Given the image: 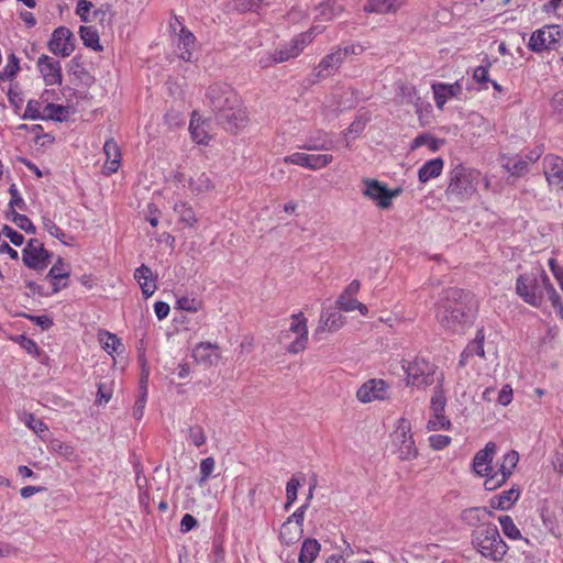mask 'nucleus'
<instances>
[{"mask_svg":"<svg viewBox=\"0 0 563 563\" xmlns=\"http://www.w3.org/2000/svg\"><path fill=\"white\" fill-rule=\"evenodd\" d=\"M477 311L474 296L459 288L443 291L437 307V320L449 333H463L472 325Z\"/></svg>","mask_w":563,"mask_h":563,"instance_id":"f257e3e1","label":"nucleus"},{"mask_svg":"<svg viewBox=\"0 0 563 563\" xmlns=\"http://www.w3.org/2000/svg\"><path fill=\"white\" fill-rule=\"evenodd\" d=\"M207 98L216 112L217 122L225 130L236 132L246 125L249 121L246 109L230 86L225 84L210 86Z\"/></svg>","mask_w":563,"mask_h":563,"instance_id":"f03ea898","label":"nucleus"},{"mask_svg":"<svg viewBox=\"0 0 563 563\" xmlns=\"http://www.w3.org/2000/svg\"><path fill=\"white\" fill-rule=\"evenodd\" d=\"M496 450V443L488 442L473 459V470L478 476L485 477L484 487L487 490H495L505 484L519 462V454L516 451H509L503 456L499 467L495 470L493 460Z\"/></svg>","mask_w":563,"mask_h":563,"instance_id":"7ed1b4c3","label":"nucleus"},{"mask_svg":"<svg viewBox=\"0 0 563 563\" xmlns=\"http://www.w3.org/2000/svg\"><path fill=\"white\" fill-rule=\"evenodd\" d=\"M472 543L483 556L493 561H501L508 550L497 527L493 523H483L474 530Z\"/></svg>","mask_w":563,"mask_h":563,"instance_id":"20e7f679","label":"nucleus"},{"mask_svg":"<svg viewBox=\"0 0 563 563\" xmlns=\"http://www.w3.org/2000/svg\"><path fill=\"white\" fill-rule=\"evenodd\" d=\"M550 278L542 269L520 275L516 282L517 295L527 303L540 307Z\"/></svg>","mask_w":563,"mask_h":563,"instance_id":"39448f33","label":"nucleus"},{"mask_svg":"<svg viewBox=\"0 0 563 563\" xmlns=\"http://www.w3.org/2000/svg\"><path fill=\"white\" fill-rule=\"evenodd\" d=\"M481 174L476 170L465 168L461 165L451 172L450 184L445 191L446 196L459 201L468 199L477 188Z\"/></svg>","mask_w":563,"mask_h":563,"instance_id":"423d86ee","label":"nucleus"},{"mask_svg":"<svg viewBox=\"0 0 563 563\" xmlns=\"http://www.w3.org/2000/svg\"><path fill=\"white\" fill-rule=\"evenodd\" d=\"M402 369L409 385L427 387L433 384L437 367L426 358L417 356L410 362L404 360Z\"/></svg>","mask_w":563,"mask_h":563,"instance_id":"0eeeda50","label":"nucleus"},{"mask_svg":"<svg viewBox=\"0 0 563 563\" xmlns=\"http://www.w3.org/2000/svg\"><path fill=\"white\" fill-rule=\"evenodd\" d=\"M292 335L294 340L288 344L287 351L296 354L303 351L308 342L307 319L301 312L291 316V322L286 336L291 338Z\"/></svg>","mask_w":563,"mask_h":563,"instance_id":"6e6552de","label":"nucleus"},{"mask_svg":"<svg viewBox=\"0 0 563 563\" xmlns=\"http://www.w3.org/2000/svg\"><path fill=\"white\" fill-rule=\"evenodd\" d=\"M51 253L44 249L42 242L31 239L22 252L23 263L35 271H42L49 264Z\"/></svg>","mask_w":563,"mask_h":563,"instance_id":"1a4fd4ad","label":"nucleus"},{"mask_svg":"<svg viewBox=\"0 0 563 563\" xmlns=\"http://www.w3.org/2000/svg\"><path fill=\"white\" fill-rule=\"evenodd\" d=\"M317 27L310 29L308 32L301 33L291 40L284 47L275 51L273 55L274 63H283L290 58L297 57L303 48L312 41Z\"/></svg>","mask_w":563,"mask_h":563,"instance_id":"9d476101","label":"nucleus"},{"mask_svg":"<svg viewBox=\"0 0 563 563\" xmlns=\"http://www.w3.org/2000/svg\"><path fill=\"white\" fill-rule=\"evenodd\" d=\"M364 185V196L376 201L380 208H388L391 203V199L398 196L400 192L399 189L390 191L386 186L376 179H365Z\"/></svg>","mask_w":563,"mask_h":563,"instance_id":"9b49d317","label":"nucleus"},{"mask_svg":"<svg viewBox=\"0 0 563 563\" xmlns=\"http://www.w3.org/2000/svg\"><path fill=\"white\" fill-rule=\"evenodd\" d=\"M332 161L333 156L330 154H305L300 152L284 158L287 164H295L313 170L328 166Z\"/></svg>","mask_w":563,"mask_h":563,"instance_id":"f8f14e48","label":"nucleus"},{"mask_svg":"<svg viewBox=\"0 0 563 563\" xmlns=\"http://www.w3.org/2000/svg\"><path fill=\"white\" fill-rule=\"evenodd\" d=\"M48 47L55 55L69 56L75 49L73 33L65 26L57 27L52 34Z\"/></svg>","mask_w":563,"mask_h":563,"instance_id":"ddd939ff","label":"nucleus"},{"mask_svg":"<svg viewBox=\"0 0 563 563\" xmlns=\"http://www.w3.org/2000/svg\"><path fill=\"white\" fill-rule=\"evenodd\" d=\"M356 397L361 402L384 400L388 398V385L383 379H371L358 388Z\"/></svg>","mask_w":563,"mask_h":563,"instance_id":"4468645a","label":"nucleus"},{"mask_svg":"<svg viewBox=\"0 0 563 563\" xmlns=\"http://www.w3.org/2000/svg\"><path fill=\"white\" fill-rule=\"evenodd\" d=\"M560 35V31L558 26H548L542 30H538L532 33L529 41V48L533 52H541L543 49H549L553 44L556 43V36Z\"/></svg>","mask_w":563,"mask_h":563,"instance_id":"2eb2a0df","label":"nucleus"},{"mask_svg":"<svg viewBox=\"0 0 563 563\" xmlns=\"http://www.w3.org/2000/svg\"><path fill=\"white\" fill-rule=\"evenodd\" d=\"M432 90L435 106L442 110L449 99L461 98L463 87L460 80L453 84L435 82L432 85Z\"/></svg>","mask_w":563,"mask_h":563,"instance_id":"dca6fc26","label":"nucleus"},{"mask_svg":"<svg viewBox=\"0 0 563 563\" xmlns=\"http://www.w3.org/2000/svg\"><path fill=\"white\" fill-rule=\"evenodd\" d=\"M543 165L548 183L558 189H563V158L548 155L543 159Z\"/></svg>","mask_w":563,"mask_h":563,"instance_id":"f3484780","label":"nucleus"},{"mask_svg":"<svg viewBox=\"0 0 563 563\" xmlns=\"http://www.w3.org/2000/svg\"><path fill=\"white\" fill-rule=\"evenodd\" d=\"M37 64L46 85L54 86L62 82V68L59 62L54 60L47 55H42L38 58Z\"/></svg>","mask_w":563,"mask_h":563,"instance_id":"a211bd4d","label":"nucleus"},{"mask_svg":"<svg viewBox=\"0 0 563 563\" xmlns=\"http://www.w3.org/2000/svg\"><path fill=\"white\" fill-rule=\"evenodd\" d=\"M342 53L336 49L325 55L314 68V76L317 78H327L335 74L339 67L344 62L341 57Z\"/></svg>","mask_w":563,"mask_h":563,"instance_id":"6ab92c4d","label":"nucleus"},{"mask_svg":"<svg viewBox=\"0 0 563 563\" xmlns=\"http://www.w3.org/2000/svg\"><path fill=\"white\" fill-rule=\"evenodd\" d=\"M196 38L194 34L185 26L180 25L179 33L176 36V47L178 57L183 60L189 62L192 57V51L195 49Z\"/></svg>","mask_w":563,"mask_h":563,"instance_id":"aec40b11","label":"nucleus"},{"mask_svg":"<svg viewBox=\"0 0 563 563\" xmlns=\"http://www.w3.org/2000/svg\"><path fill=\"white\" fill-rule=\"evenodd\" d=\"M218 350V346L211 343H199L192 351V357L197 363L210 366L216 364L220 357Z\"/></svg>","mask_w":563,"mask_h":563,"instance_id":"412c9836","label":"nucleus"},{"mask_svg":"<svg viewBox=\"0 0 563 563\" xmlns=\"http://www.w3.org/2000/svg\"><path fill=\"white\" fill-rule=\"evenodd\" d=\"M103 153L107 157L104 163V173L111 175L115 173L120 166L121 152L113 139L106 141L103 145Z\"/></svg>","mask_w":563,"mask_h":563,"instance_id":"4be33fe9","label":"nucleus"},{"mask_svg":"<svg viewBox=\"0 0 563 563\" xmlns=\"http://www.w3.org/2000/svg\"><path fill=\"white\" fill-rule=\"evenodd\" d=\"M484 340H485L484 330L483 329L477 330L475 339L466 345V347L464 349V351L461 354L460 366H462V367L465 366L468 357H471L473 355H478L479 357L485 356Z\"/></svg>","mask_w":563,"mask_h":563,"instance_id":"5701e85b","label":"nucleus"},{"mask_svg":"<svg viewBox=\"0 0 563 563\" xmlns=\"http://www.w3.org/2000/svg\"><path fill=\"white\" fill-rule=\"evenodd\" d=\"M190 191L196 195H203L213 189L210 176L205 172H195L188 183Z\"/></svg>","mask_w":563,"mask_h":563,"instance_id":"b1692460","label":"nucleus"},{"mask_svg":"<svg viewBox=\"0 0 563 563\" xmlns=\"http://www.w3.org/2000/svg\"><path fill=\"white\" fill-rule=\"evenodd\" d=\"M360 290V282L353 280L351 282L344 291L339 296L336 300V306L340 310L343 311H353L352 305L355 302V296Z\"/></svg>","mask_w":563,"mask_h":563,"instance_id":"393cba45","label":"nucleus"},{"mask_svg":"<svg viewBox=\"0 0 563 563\" xmlns=\"http://www.w3.org/2000/svg\"><path fill=\"white\" fill-rule=\"evenodd\" d=\"M519 496L520 490L516 487H511L495 496L490 500V506L495 509L507 510L518 500Z\"/></svg>","mask_w":563,"mask_h":563,"instance_id":"a878e982","label":"nucleus"},{"mask_svg":"<svg viewBox=\"0 0 563 563\" xmlns=\"http://www.w3.org/2000/svg\"><path fill=\"white\" fill-rule=\"evenodd\" d=\"M406 0H368L365 10L376 13H389L399 10Z\"/></svg>","mask_w":563,"mask_h":563,"instance_id":"bb28decb","label":"nucleus"},{"mask_svg":"<svg viewBox=\"0 0 563 563\" xmlns=\"http://www.w3.org/2000/svg\"><path fill=\"white\" fill-rule=\"evenodd\" d=\"M344 324V318L339 311H328L321 314L320 324L316 330L314 334L324 331H336Z\"/></svg>","mask_w":563,"mask_h":563,"instance_id":"cd10ccee","label":"nucleus"},{"mask_svg":"<svg viewBox=\"0 0 563 563\" xmlns=\"http://www.w3.org/2000/svg\"><path fill=\"white\" fill-rule=\"evenodd\" d=\"M443 159L433 158L426 162L418 172V178L421 183H427L432 178L438 177L443 169Z\"/></svg>","mask_w":563,"mask_h":563,"instance_id":"c85d7f7f","label":"nucleus"},{"mask_svg":"<svg viewBox=\"0 0 563 563\" xmlns=\"http://www.w3.org/2000/svg\"><path fill=\"white\" fill-rule=\"evenodd\" d=\"M134 278L139 282L142 292L145 297H150L155 291V284L151 283L152 271L146 265H141L134 272Z\"/></svg>","mask_w":563,"mask_h":563,"instance_id":"c756f323","label":"nucleus"},{"mask_svg":"<svg viewBox=\"0 0 563 563\" xmlns=\"http://www.w3.org/2000/svg\"><path fill=\"white\" fill-rule=\"evenodd\" d=\"M343 11V7L335 0H327L316 8V18L321 21H331Z\"/></svg>","mask_w":563,"mask_h":563,"instance_id":"7c9ffc66","label":"nucleus"},{"mask_svg":"<svg viewBox=\"0 0 563 563\" xmlns=\"http://www.w3.org/2000/svg\"><path fill=\"white\" fill-rule=\"evenodd\" d=\"M303 528H300L299 525H294L290 521H285L282 525L279 532V540L282 543L286 545H291L296 543L302 537Z\"/></svg>","mask_w":563,"mask_h":563,"instance_id":"2f4dec72","label":"nucleus"},{"mask_svg":"<svg viewBox=\"0 0 563 563\" xmlns=\"http://www.w3.org/2000/svg\"><path fill=\"white\" fill-rule=\"evenodd\" d=\"M99 342L104 351L109 354L112 353H121L124 349L120 339L108 331H102L99 333Z\"/></svg>","mask_w":563,"mask_h":563,"instance_id":"473e14b6","label":"nucleus"},{"mask_svg":"<svg viewBox=\"0 0 563 563\" xmlns=\"http://www.w3.org/2000/svg\"><path fill=\"white\" fill-rule=\"evenodd\" d=\"M320 551V544L316 539H307L301 545L299 553L300 563H312Z\"/></svg>","mask_w":563,"mask_h":563,"instance_id":"72a5a7b5","label":"nucleus"},{"mask_svg":"<svg viewBox=\"0 0 563 563\" xmlns=\"http://www.w3.org/2000/svg\"><path fill=\"white\" fill-rule=\"evenodd\" d=\"M411 438L412 433L410 422L405 418H400L395 431L393 432L394 443L398 446L399 443H404L405 440H410Z\"/></svg>","mask_w":563,"mask_h":563,"instance_id":"f704fd0d","label":"nucleus"},{"mask_svg":"<svg viewBox=\"0 0 563 563\" xmlns=\"http://www.w3.org/2000/svg\"><path fill=\"white\" fill-rule=\"evenodd\" d=\"M487 514H488V511L486 510V508H479V507L468 508L462 512L461 519L466 525L474 527V526L479 525V522L483 520V518Z\"/></svg>","mask_w":563,"mask_h":563,"instance_id":"c9c22d12","label":"nucleus"},{"mask_svg":"<svg viewBox=\"0 0 563 563\" xmlns=\"http://www.w3.org/2000/svg\"><path fill=\"white\" fill-rule=\"evenodd\" d=\"M175 212L179 216V220L188 227H194L197 223V217L190 206L185 202L176 203L174 207Z\"/></svg>","mask_w":563,"mask_h":563,"instance_id":"e433bc0d","label":"nucleus"},{"mask_svg":"<svg viewBox=\"0 0 563 563\" xmlns=\"http://www.w3.org/2000/svg\"><path fill=\"white\" fill-rule=\"evenodd\" d=\"M80 37L84 44L87 47H90L95 51H100L101 46L99 44V35L98 32L91 26H80L79 30Z\"/></svg>","mask_w":563,"mask_h":563,"instance_id":"4c0bfd02","label":"nucleus"},{"mask_svg":"<svg viewBox=\"0 0 563 563\" xmlns=\"http://www.w3.org/2000/svg\"><path fill=\"white\" fill-rule=\"evenodd\" d=\"M398 457L402 461H410L418 456V449L413 438L399 443L397 448Z\"/></svg>","mask_w":563,"mask_h":563,"instance_id":"58836bf2","label":"nucleus"},{"mask_svg":"<svg viewBox=\"0 0 563 563\" xmlns=\"http://www.w3.org/2000/svg\"><path fill=\"white\" fill-rule=\"evenodd\" d=\"M498 521L505 536L512 540L521 539L520 530L517 528L510 516H500Z\"/></svg>","mask_w":563,"mask_h":563,"instance_id":"ea45409f","label":"nucleus"},{"mask_svg":"<svg viewBox=\"0 0 563 563\" xmlns=\"http://www.w3.org/2000/svg\"><path fill=\"white\" fill-rule=\"evenodd\" d=\"M68 114V109L60 104L48 103L43 113V119L63 121Z\"/></svg>","mask_w":563,"mask_h":563,"instance_id":"a19ab883","label":"nucleus"},{"mask_svg":"<svg viewBox=\"0 0 563 563\" xmlns=\"http://www.w3.org/2000/svg\"><path fill=\"white\" fill-rule=\"evenodd\" d=\"M7 217L26 233H35V227L26 216L18 213L15 210H10Z\"/></svg>","mask_w":563,"mask_h":563,"instance_id":"79ce46f5","label":"nucleus"},{"mask_svg":"<svg viewBox=\"0 0 563 563\" xmlns=\"http://www.w3.org/2000/svg\"><path fill=\"white\" fill-rule=\"evenodd\" d=\"M484 65L476 67L473 71V79L483 86V89H487V84L490 81L488 70L490 68V60L485 57Z\"/></svg>","mask_w":563,"mask_h":563,"instance_id":"37998d69","label":"nucleus"},{"mask_svg":"<svg viewBox=\"0 0 563 563\" xmlns=\"http://www.w3.org/2000/svg\"><path fill=\"white\" fill-rule=\"evenodd\" d=\"M51 450L56 452L57 454L66 457L67 460H74L76 457L75 449L65 442L54 440L51 442Z\"/></svg>","mask_w":563,"mask_h":563,"instance_id":"c03bdc74","label":"nucleus"},{"mask_svg":"<svg viewBox=\"0 0 563 563\" xmlns=\"http://www.w3.org/2000/svg\"><path fill=\"white\" fill-rule=\"evenodd\" d=\"M214 466L216 462L213 457H206L200 462V477L198 479V484L200 486H203L207 483L214 470Z\"/></svg>","mask_w":563,"mask_h":563,"instance_id":"a18cd8bd","label":"nucleus"},{"mask_svg":"<svg viewBox=\"0 0 563 563\" xmlns=\"http://www.w3.org/2000/svg\"><path fill=\"white\" fill-rule=\"evenodd\" d=\"M69 272L65 269V264L62 258H58L57 262L51 267L46 275V279L55 280V279H65L68 278Z\"/></svg>","mask_w":563,"mask_h":563,"instance_id":"49530a36","label":"nucleus"},{"mask_svg":"<svg viewBox=\"0 0 563 563\" xmlns=\"http://www.w3.org/2000/svg\"><path fill=\"white\" fill-rule=\"evenodd\" d=\"M300 486V482L294 476L291 477L286 486V497L287 501L285 504V509H289L290 506L295 503L297 499V492L298 487Z\"/></svg>","mask_w":563,"mask_h":563,"instance_id":"de8ad7c7","label":"nucleus"},{"mask_svg":"<svg viewBox=\"0 0 563 563\" xmlns=\"http://www.w3.org/2000/svg\"><path fill=\"white\" fill-rule=\"evenodd\" d=\"M451 427L450 420L443 412L433 413V417L428 421V430L449 429Z\"/></svg>","mask_w":563,"mask_h":563,"instance_id":"09e8293b","label":"nucleus"},{"mask_svg":"<svg viewBox=\"0 0 563 563\" xmlns=\"http://www.w3.org/2000/svg\"><path fill=\"white\" fill-rule=\"evenodd\" d=\"M307 151H321V150H330L331 141L325 137L319 136L316 139H310L306 144L300 146Z\"/></svg>","mask_w":563,"mask_h":563,"instance_id":"8fccbe9b","label":"nucleus"},{"mask_svg":"<svg viewBox=\"0 0 563 563\" xmlns=\"http://www.w3.org/2000/svg\"><path fill=\"white\" fill-rule=\"evenodd\" d=\"M177 308L188 312H196L201 308V301L196 298L181 297L177 300Z\"/></svg>","mask_w":563,"mask_h":563,"instance_id":"3c124183","label":"nucleus"},{"mask_svg":"<svg viewBox=\"0 0 563 563\" xmlns=\"http://www.w3.org/2000/svg\"><path fill=\"white\" fill-rule=\"evenodd\" d=\"M188 438L197 448L206 443V435L203 429L200 426L190 427L188 430Z\"/></svg>","mask_w":563,"mask_h":563,"instance_id":"603ef678","label":"nucleus"},{"mask_svg":"<svg viewBox=\"0 0 563 563\" xmlns=\"http://www.w3.org/2000/svg\"><path fill=\"white\" fill-rule=\"evenodd\" d=\"M9 194L11 196V199L9 202L10 210H14L15 207L19 208L20 210H25L26 205H25L24 200L22 199V197L20 196L19 190L14 184H12L10 186Z\"/></svg>","mask_w":563,"mask_h":563,"instance_id":"864d4df0","label":"nucleus"},{"mask_svg":"<svg viewBox=\"0 0 563 563\" xmlns=\"http://www.w3.org/2000/svg\"><path fill=\"white\" fill-rule=\"evenodd\" d=\"M41 103L36 100H30L26 104L23 119H43V114L40 112Z\"/></svg>","mask_w":563,"mask_h":563,"instance_id":"5fc2aeb1","label":"nucleus"},{"mask_svg":"<svg viewBox=\"0 0 563 563\" xmlns=\"http://www.w3.org/2000/svg\"><path fill=\"white\" fill-rule=\"evenodd\" d=\"M189 130L195 142L198 144H208L210 139L208 133L198 125H195L194 121L190 122Z\"/></svg>","mask_w":563,"mask_h":563,"instance_id":"6e6d98bb","label":"nucleus"},{"mask_svg":"<svg viewBox=\"0 0 563 563\" xmlns=\"http://www.w3.org/2000/svg\"><path fill=\"white\" fill-rule=\"evenodd\" d=\"M506 168L508 169V172L511 174V175H515V176H521L523 174H526L529 169V162L528 161H523V159H519L512 164L508 163L506 165Z\"/></svg>","mask_w":563,"mask_h":563,"instance_id":"4d7b16f0","label":"nucleus"},{"mask_svg":"<svg viewBox=\"0 0 563 563\" xmlns=\"http://www.w3.org/2000/svg\"><path fill=\"white\" fill-rule=\"evenodd\" d=\"M44 228L52 236H55L64 244H68V242L64 240L66 234L52 220L44 219Z\"/></svg>","mask_w":563,"mask_h":563,"instance_id":"13d9d810","label":"nucleus"},{"mask_svg":"<svg viewBox=\"0 0 563 563\" xmlns=\"http://www.w3.org/2000/svg\"><path fill=\"white\" fill-rule=\"evenodd\" d=\"M445 404L446 401L443 393L440 389L437 390L431 398V410L433 413L443 412Z\"/></svg>","mask_w":563,"mask_h":563,"instance_id":"bf43d9fd","label":"nucleus"},{"mask_svg":"<svg viewBox=\"0 0 563 563\" xmlns=\"http://www.w3.org/2000/svg\"><path fill=\"white\" fill-rule=\"evenodd\" d=\"M142 394L136 399L134 408H133V417L140 420L143 417L144 408L146 404V387L142 386Z\"/></svg>","mask_w":563,"mask_h":563,"instance_id":"052dcab7","label":"nucleus"},{"mask_svg":"<svg viewBox=\"0 0 563 563\" xmlns=\"http://www.w3.org/2000/svg\"><path fill=\"white\" fill-rule=\"evenodd\" d=\"M430 446L434 450H442L451 443V438L443 434H434L429 438Z\"/></svg>","mask_w":563,"mask_h":563,"instance_id":"680f3d73","label":"nucleus"},{"mask_svg":"<svg viewBox=\"0 0 563 563\" xmlns=\"http://www.w3.org/2000/svg\"><path fill=\"white\" fill-rule=\"evenodd\" d=\"M2 233L10 240L15 246L22 245L24 238L21 233L16 232L9 225H3Z\"/></svg>","mask_w":563,"mask_h":563,"instance_id":"e2e57ef3","label":"nucleus"},{"mask_svg":"<svg viewBox=\"0 0 563 563\" xmlns=\"http://www.w3.org/2000/svg\"><path fill=\"white\" fill-rule=\"evenodd\" d=\"M307 509H308V503H305L291 516H289L287 518V521H290L294 525H299V527L302 528L303 520H305V514H306Z\"/></svg>","mask_w":563,"mask_h":563,"instance_id":"0e129e2a","label":"nucleus"},{"mask_svg":"<svg viewBox=\"0 0 563 563\" xmlns=\"http://www.w3.org/2000/svg\"><path fill=\"white\" fill-rule=\"evenodd\" d=\"M336 51L339 53H342L341 57L343 58V60H345V58L349 55H360V54H362L364 48L360 44H351V45H346L344 47H338Z\"/></svg>","mask_w":563,"mask_h":563,"instance_id":"69168bd1","label":"nucleus"},{"mask_svg":"<svg viewBox=\"0 0 563 563\" xmlns=\"http://www.w3.org/2000/svg\"><path fill=\"white\" fill-rule=\"evenodd\" d=\"M92 8V3L87 0H79L76 8V13L80 16V19L85 22H88L89 19L87 16L88 12Z\"/></svg>","mask_w":563,"mask_h":563,"instance_id":"338daca9","label":"nucleus"},{"mask_svg":"<svg viewBox=\"0 0 563 563\" xmlns=\"http://www.w3.org/2000/svg\"><path fill=\"white\" fill-rule=\"evenodd\" d=\"M197 523L198 521L194 516H191L190 514H186L180 521V531L183 533H187L191 529H194L197 526Z\"/></svg>","mask_w":563,"mask_h":563,"instance_id":"774afa93","label":"nucleus"}]
</instances>
